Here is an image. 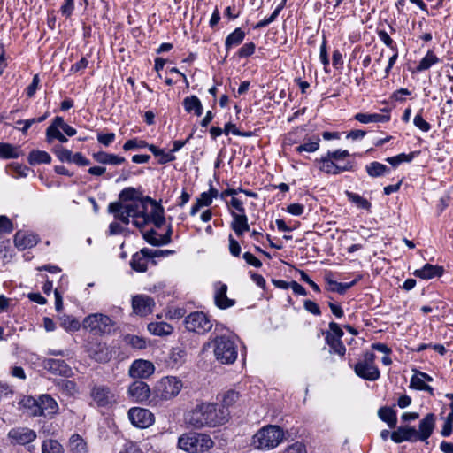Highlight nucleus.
Returning a JSON list of instances; mask_svg holds the SVG:
<instances>
[{"label":"nucleus","instance_id":"nucleus-31","mask_svg":"<svg viewBox=\"0 0 453 453\" xmlns=\"http://www.w3.org/2000/svg\"><path fill=\"white\" fill-rule=\"evenodd\" d=\"M69 450L71 453H88L86 441L79 435L73 434L69 440Z\"/></svg>","mask_w":453,"mask_h":453},{"label":"nucleus","instance_id":"nucleus-25","mask_svg":"<svg viewBox=\"0 0 453 453\" xmlns=\"http://www.w3.org/2000/svg\"><path fill=\"white\" fill-rule=\"evenodd\" d=\"M233 221L231 223V228L238 236H242L244 232L250 230L248 224V218L245 213L238 214L234 211H231Z\"/></svg>","mask_w":453,"mask_h":453},{"label":"nucleus","instance_id":"nucleus-55","mask_svg":"<svg viewBox=\"0 0 453 453\" xmlns=\"http://www.w3.org/2000/svg\"><path fill=\"white\" fill-rule=\"evenodd\" d=\"M326 156L333 159L334 162L340 163L346 157H349V152L347 150H337L334 151H328Z\"/></svg>","mask_w":453,"mask_h":453},{"label":"nucleus","instance_id":"nucleus-43","mask_svg":"<svg viewBox=\"0 0 453 453\" xmlns=\"http://www.w3.org/2000/svg\"><path fill=\"white\" fill-rule=\"evenodd\" d=\"M357 280H358V279H356L349 283H339L333 280H327L328 289L332 292L344 294L348 289H349L352 286H354Z\"/></svg>","mask_w":453,"mask_h":453},{"label":"nucleus","instance_id":"nucleus-6","mask_svg":"<svg viewBox=\"0 0 453 453\" xmlns=\"http://www.w3.org/2000/svg\"><path fill=\"white\" fill-rule=\"evenodd\" d=\"M284 437L285 433L280 426L268 425L260 428L254 434L252 444L256 449L269 450L279 446Z\"/></svg>","mask_w":453,"mask_h":453},{"label":"nucleus","instance_id":"nucleus-54","mask_svg":"<svg viewBox=\"0 0 453 453\" xmlns=\"http://www.w3.org/2000/svg\"><path fill=\"white\" fill-rule=\"evenodd\" d=\"M136 190L134 188H127L123 189L119 194V203H126L136 200L137 198H134Z\"/></svg>","mask_w":453,"mask_h":453},{"label":"nucleus","instance_id":"nucleus-60","mask_svg":"<svg viewBox=\"0 0 453 453\" xmlns=\"http://www.w3.org/2000/svg\"><path fill=\"white\" fill-rule=\"evenodd\" d=\"M12 230V221L6 216H0V234L11 233Z\"/></svg>","mask_w":453,"mask_h":453},{"label":"nucleus","instance_id":"nucleus-2","mask_svg":"<svg viewBox=\"0 0 453 453\" xmlns=\"http://www.w3.org/2000/svg\"><path fill=\"white\" fill-rule=\"evenodd\" d=\"M206 346L212 349L216 360L221 364L230 365L237 358V337L230 333L211 337Z\"/></svg>","mask_w":453,"mask_h":453},{"label":"nucleus","instance_id":"nucleus-39","mask_svg":"<svg viewBox=\"0 0 453 453\" xmlns=\"http://www.w3.org/2000/svg\"><path fill=\"white\" fill-rule=\"evenodd\" d=\"M150 203L152 206L151 211L148 213L150 221H152L157 227H160L165 223L164 211L153 202Z\"/></svg>","mask_w":453,"mask_h":453},{"label":"nucleus","instance_id":"nucleus-21","mask_svg":"<svg viewBox=\"0 0 453 453\" xmlns=\"http://www.w3.org/2000/svg\"><path fill=\"white\" fill-rule=\"evenodd\" d=\"M37 242V236L32 233L18 231L14 235V244L20 250L35 246Z\"/></svg>","mask_w":453,"mask_h":453},{"label":"nucleus","instance_id":"nucleus-22","mask_svg":"<svg viewBox=\"0 0 453 453\" xmlns=\"http://www.w3.org/2000/svg\"><path fill=\"white\" fill-rule=\"evenodd\" d=\"M434 426L435 416L433 413H428L419 422L418 438L422 441H426L431 436Z\"/></svg>","mask_w":453,"mask_h":453},{"label":"nucleus","instance_id":"nucleus-38","mask_svg":"<svg viewBox=\"0 0 453 453\" xmlns=\"http://www.w3.org/2000/svg\"><path fill=\"white\" fill-rule=\"evenodd\" d=\"M60 326L67 332H76L80 329L81 323L72 316L63 315L60 317Z\"/></svg>","mask_w":453,"mask_h":453},{"label":"nucleus","instance_id":"nucleus-59","mask_svg":"<svg viewBox=\"0 0 453 453\" xmlns=\"http://www.w3.org/2000/svg\"><path fill=\"white\" fill-rule=\"evenodd\" d=\"M283 453H307V450L303 443L297 441L288 446Z\"/></svg>","mask_w":453,"mask_h":453},{"label":"nucleus","instance_id":"nucleus-27","mask_svg":"<svg viewBox=\"0 0 453 453\" xmlns=\"http://www.w3.org/2000/svg\"><path fill=\"white\" fill-rule=\"evenodd\" d=\"M354 119L360 123L368 124V123H384L388 122L390 119L388 115H381L379 113H357L354 116Z\"/></svg>","mask_w":453,"mask_h":453},{"label":"nucleus","instance_id":"nucleus-1","mask_svg":"<svg viewBox=\"0 0 453 453\" xmlns=\"http://www.w3.org/2000/svg\"><path fill=\"white\" fill-rule=\"evenodd\" d=\"M229 411L217 403L203 402L197 403L184 416L185 423L195 429L216 427L228 421Z\"/></svg>","mask_w":453,"mask_h":453},{"label":"nucleus","instance_id":"nucleus-62","mask_svg":"<svg viewBox=\"0 0 453 453\" xmlns=\"http://www.w3.org/2000/svg\"><path fill=\"white\" fill-rule=\"evenodd\" d=\"M228 241H229L230 254L234 257H239L241 254V246H240L239 242L235 239H234L232 234L229 235Z\"/></svg>","mask_w":453,"mask_h":453},{"label":"nucleus","instance_id":"nucleus-32","mask_svg":"<svg viewBox=\"0 0 453 453\" xmlns=\"http://www.w3.org/2000/svg\"><path fill=\"white\" fill-rule=\"evenodd\" d=\"M325 334L326 343L329 345L331 351L340 356H343L346 352V348L341 340L342 338H334V336L332 335V333H326Z\"/></svg>","mask_w":453,"mask_h":453},{"label":"nucleus","instance_id":"nucleus-45","mask_svg":"<svg viewBox=\"0 0 453 453\" xmlns=\"http://www.w3.org/2000/svg\"><path fill=\"white\" fill-rule=\"evenodd\" d=\"M439 58L434 54L433 51L429 50L426 55L420 60L417 70L421 72L429 69L433 65L436 64Z\"/></svg>","mask_w":453,"mask_h":453},{"label":"nucleus","instance_id":"nucleus-63","mask_svg":"<svg viewBox=\"0 0 453 453\" xmlns=\"http://www.w3.org/2000/svg\"><path fill=\"white\" fill-rule=\"evenodd\" d=\"M119 453H143L140 447L134 442H127Z\"/></svg>","mask_w":453,"mask_h":453},{"label":"nucleus","instance_id":"nucleus-52","mask_svg":"<svg viewBox=\"0 0 453 453\" xmlns=\"http://www.w3.org/2000/svg\"><path fill=\"white\" fill-rule=\"evenodd\" d=\"M54 139L58 140L60 142H66L67 138L60 132V130L53 127H47L46 129V140L48 142H51Z\"/></svg>","mask_w":453,"mask_h":453},{"label":"nucleus","instance_id":"nucleus-57","mask_svg":"<svg viewBox=\"0 0 453 453\" xmlns=\"http://www.w3.org/2000/svg\"><path fill=\"white\" fill-rule=\"evenodd\" d=\"M97 349L98 351H93L92 349H90V357L100 362L106 361L108 359V353L105 348L99 344L97 345Z\"/></svg>","mask_w":453,"mask_h":453},{"label":"nucleus","instance_id":"nucleus-20","mask_svg":"<svg viewBox=\"0 0 453 453\" xmlns=\"http://www.w3.org/2000/svg\"><path fill=\"white\" fill-rule=\"evenodd\" d=\"M8 438L12 443L25 445L35 441V433L28 428L18 427L12 428L8 433Z\"/></svg>","mask_w":453,"mask_h":453},{"label":"nucleus","instance_id":"nucleus-37","mask_svg":"<svg viewBox=\"0 0 453 453\" xmlns=\"http://www.w3.org/2000/svg\"><path fill=\"white\" fill-rule=\"evenodd\" d=\"M51 161L50 154L43 150H33L28 156L30 165L49 164Z\"/></svg>","mask_w":453,"mask_h":453},{"label":"nucleus","instance_id":"nucleus-33","mask_svg":"<svg viewBox=\"0 0 453 453\" xmlns=\"http://www.w3.org/2000/svg\"><path fill=\"white\" fill-rule=\"evenodd\" d=\"M21 155V150L19 147L13 146L11 143H0V157L4 159L18 158Z\"/></svg>","mask_w":453,"mask_h":453},{"label":"nucleus","instance_id":"nucleus-64","mask_svg":"<svg viewBox=\"0 0 453 453\" xmlns=\"http://www.w3.org/2000/svg\"><path fill=\"white\" fill-rule=\"evenodd\" d=\"M286 211L294 216H300L304 211V206L301 203H291L289 204Z\"/></svg>","mask_w":453,"mask_h":453},{"label":"nucleus","instance_id":"nucleus-17","mask_svg":"<svg viewBox=\"0 0 453 453\" xmlns=\"http://www.w3.org/2000/svg\"><path fill=\"white\" fill-rule=\"evenodd\" d=\"M214 288V303L216 306L221 310L230 308L235 304L234 299L228 298L226 296L227 286L220 281L213 285Z\"/></svg>","mask_w":453,"mask_h":453},{"label":"nucleus","instance_id":"nucleus-18","mask_svg":"<svg viewBox=\"0 0 453 453\" xmlns=\"http://www.w3.org/2000/svg\"><path fill=\"white\" fill-rule=\"evenodd\" d=\"M155 371L154 365L148 360L138 359L133 362L129 368V375L133 378L146 379Z\"/></svg>","mask_w":453,"mask_h":453},{"label":"nucleus","instance_id":"nucleus-61","mask_svg":"<svg viewBox=\"0 0 453 453\" xmlns=\"http://www.w3.org/2000/svg\"><path fill=\"white\" fill-rule=\"evenodd\" d=\"M256 46L253 42L245 43L238 51L240 58H247L251 56L255 51Z\"/></svg>","mask_w":453,"mask_h":453},{"label":"nucleus","instance_id":"nucleus-28","mask_svg":"<svg viewBox=\"0 0 453 453\" xmlns=\"http://www.w3.org/2000/svg\"><path fill=\"white\" fill-rule=\"evenodd\" d=\"M183 106L187 112L194 111L196 116H201L203 113V105L196 96H190L184 98Z\"/></svg>","mask_w":453,"mask_h":453},{"label":"nucleus","instance_id":"nucleus-23","mask_svg":"<svg viewBox=\"0 0 453 453\" xmlns=\"http://www.w3.org/2000/svg\"><path fill=\"white\" fill-rule=\"evenodd\" d=\"M433 378L428 374L414 370V374L411 378L410 387L417 390H423L433 394V388L426 383V381H432Z\"/></svg>","mask_w":453,"mask_h":453},{"label":"nucleus","instance_id":"nucleus-13","mask_svg":"<svg viewBox=\"0 0 453 453\" xmlns=\"http://www.w3.org/2000/svg\"><path fill=\"white\" fill-rule=\"evenodd\" d=\"M128 396L134 402L143 403L148 402L150 405V399L152 396V389L149 385L142 380L133 382L127 389Z\"/></svg>","mask_w":453,"mask_h":453},{"label":"nucleus","instance_id":"nucleus-11","mask_svg":"<svg viewBox=\"0 0 453 453\" xmlns=\"http://www.w3.org/2000/svg\"><path fill=\"white\" fill-rule=\"evenodd\" d=\"M90 397L97 407H107L115 402V395L105 385H94L90 390Z\"/></svg>","mask_w":453,"mask_h":453},{"label":"nucleus","instance_id":"nucleus-44","mask_svg":"<svg viewBox=\"0 0 453 453\" xmlns=\"http://www.w3.org/2000/svg\"><path fill=\"white\" fill-rule=\"evenodd\" d=\"M148 149L154 154V156L159 157L158 161L160 164H165L175 160V156L172 152H165L153 144L148 146Z\"/></svg>","mask_w":453,"mask_h":453},{"label":"nucleus","instance_id":"nucleus-41","mask_svg":"<svg viewBox=\"0 0 453 453\" xmlns=\"http://www.w3.org/2000/svg\"><path fill=\"white\" fill-rule=\"evenodd\" d=\"M156 234H157L155 231H149L143 234V238L146 240V242L155 246L167 244L171 241L170 234L162 236L160 239H157Z\"/></svg>","mask_w":453,"mask_h":453},{"label":"nucleus","instance_id":"nucleus-34","mask_svg":"<svg viewBox=\"0 0 453 453\" xmlns=\"http://www.w3.org/2000/svg\"><path fill=\"white\" fill-rule=\"evenodd\" d=\"M365 169H366L368 175L372 178L383 176V175L388 173L390 171L387 165H385L381 163L376 162V161L372 162L369 165H367L365 166Z\"/></svg>","mask_w":453,"mask_h":453},{"label":"nucleus","instance_id":"nucleus-14","mask_svg":"<svg viewBox=\"0 0 453 453\" xmlns=\"http://www.w3.org/2000/svg\"><path fill=\"white\" fill-rule=\"evenodd\" d=\"M319 163V170L327 174H340L343 172L352 171L353 165L350 161L336 163L326 155L317 160Z\"/></svg>","mask_w":453,"mask_h":453},{"label":"nucleus","instance_id":"nucleus-16","mask_svg":"<svg viewBox=\"0 0 453 453\" xmlns=\"http://www.w3.org/2000/svg\"><path fill=\"white\" fill-rule=\"evenodd\" d=\"M132 307L135 314L147 316L153 311L154 299L147 295H137L132 298Z\"/></svg>","mask_w":453,"mask_h":453},{"label":"nucleus","instance_id":"nucleus-7","mask_svg":"<svg viewBox=\"0 0 453 453\" xmlns=\"http://www.w3.org/2000/svg\"><path fill=\"white\" fill-rule=\"evenodd\" d=\"M375 357L374 353L365 352L363 357L355 365L356 374L367 380H377L380 372L374 363Z\"/></svg>","mask_w":453,"mask_h":453},{"label":"nucleus","instance_id":"nucleus-12","mask_svg":"<svg viewBox=\"0 0 453 453\" xmlns=\"http://www.w3.org/2000/svg\"><path fill=\"white\" fill-rule=\"evenodd\" d=\"M27 402H32L36 406V410L34 411L35 415L52 416L58 411L57 402L50 395H41L38 401L28 398Z\"/></svg>","mask_w":453,"mask_h":453},{"label":"nucleus","instance_id":"nucleus-36","mask_svg":"<svg viewBox=\"0 0 453 453\" xmlns=\"http://www.w3.org/2000/svg\"><path fill=\"white\" fill-rule=\"evenodd\" d=\"M245 37V32L241 28H235L234 32L227 35L225 41V46L226 50L232 47L237 46L242 43Z\"/></svg>","mask_w":453,"mask_h":453},{"label":"nucleus","instance_id":"nucleus-46","mask_svg":"<svg viewBox=\"0 0 453 453\" xmlns=\"http://www.w3.org/2000/svg\"><path fill=\"white\" fill-rule=\"evenodd\" d=\"M346 196L348 199L355 203L358 208L369 210L371 208V203L364 198L363 196H359L358 194L346 191Z\"/></svg>","mask_w":453,"mask_h":453},{"label":"nucleus","instance_id":"nucleus-50","mask_svg":"<svg viewBox=\"0 0 453 453\" xmlns=\"http://www.w3.org/2000/svg\"><path fill=\"white\" fill-rule=\"evenodd\" d=\"M125 340L127 344L137 349H145L147 346L145 339L137 335H127Z\"/></svg>","mask_w":453,"mask_h":453},{"label":"nucleus","instance_id":"nucleus-15","mask_svg":"<svg viewBox=\"0 0 453 453\" xmlns=\"http://www.w3.org/2000/svg\"><path fill=\"white\" fill-rule=\"evenodd\" d=\"M157 256L156 250L143 248L139 252L133 255L130 266L136 272L144 273L148 268L149 259Z\"/></svg>","mask_w":453,"mask_h":453},{"label":"nucleus","instance_id":"nucleus-19","mask_svg":"<svg viewBox=\"0 0 453 453\" xmlns=\"http://www.w3.org/2000/svg\"><path fill=\"white\" fill-rule=\"evenodd\" d=\"M42 366L55 375L69 377L73 372L71 367L61 359L47 358L42 361Z\"/></svg>","mask_w":453,"mask_h":453},{"label":"nucleus","instance_id":"nucleus-10","mask_svg":"<svg viewBox=\"0 0 453 453\" xmlns=\"http://www.w3.org/2000/svg\"><path fill=\"white\" fill-rule=\"evenodd\" d=\"M128 418L136 427L147 428L155 422L154 414L148 409L134 407L128 411Z\"/></svg>","mask_w":453,"mask_h":453},{"label":"nucleus","instance_id":"nucleus-30","mask_svg":"<svg viewBox=\"0 0 453 453\" xmlns=\"http://www.w3.org/2000/svg\"><path fill=\"white\" fill-rule=\"evenodd\" d=\"M148 330L154 335H169L173 332L171 325L165 322H151L148 325Z\"/></svg>","mask_w":453,"mask_h":453},{"label":"nucleus","instance_id":"nucleus-48","mask_svg":"<svg viewBox=\"0 0 453 453\" xmlns=\"http://www.w3.org/2000/svg\"><path fill=\"white\" fill-rule=\"evenodd\" d=\"M185 356L186 351L180 347H176L172 349L169 358L173 365H180L183 363Z\"/></svg>","mask_w":453,"mask_h":453},{"label":"nucleus","instance_id":"nucleus-53","mask_svg":"<svg viewBox=\"0 0 453 453\" xmlns=\"http://www.w3.org/2000/svg\"><path fill=\"white\" fill-rule=\"evenodd\" d=\"M54 152L61 162H71V157L73 154L71 150L62 146H58L54 149Z\"/></svg>","mask_w":453,"mask_h":453},{"label":"nucleus","instance_id":"nucleus-49","mask_svg":"<svg viewBox=\"0 0 453 453\" xmlns=\"http://www.w3.org/2000/svg\"><path fill=\"white\" fill-rule=\"evenodd\" d=\"M62 392L68 395H74L78 393V387L74 381L63 380L58 383Z\"/></svg>","mask_w":453,"mask_h":453},{"label":"nucleus","instance_id":"nucleus-58","mask_svg":"<svg viewBox=\"0 0 453 453\" xmlns=\"http://www.w3.org/2000/svg\"><path fill=\"white\" fill-rule=\"evenodd\" d=\"M413 124L423 132H428L431 128L430 124L426 121L420 114H417L414 117Z\"/></svg>","mask_w":453,"mask_h":453},{"label":"nucleus","instance_id":"nucleus-42","mask_svg":"<svg viewBox=\"0 0 453 453\" xmlns=\"http://www.w3.org/2000/svg\"><path fill=\"white\" fill-rule=\"evenodd\" d=\"M42 453H64V448L57 440L49 439L42 442Z\"/></svg>","mask_w":453,"mask_h":453},{"label":"nucleus","instance_id":"nucleus-29","mask_svg":"<svg viewBox=\"0 0 453 453\" xmlns=\"http://www.w3.org/2000/svg\"><path fill=\"white\" fill-rule=\"evenodd\" d=\"M93 157L96 162L100 164L120 165L125 162L124 157H119L114 154H109L104 151L95 153L93 155Z\"/></svg>","mask_w":453,"mask_h":453},{"label":"nucleus","instance_id":"nucleus-56","mask_svg":"<svg viewBox=\"0 0 453 453\" xmlns=\"http://www.w3.org/2000/svg\"><path fill=\"white\" fill-rule=\"evenodd\" d=\"M150 146L145 141L138 140V139H131L125 142L123 145V149L125 150H130L133 149H142V148H148Z\"/></svg>","mask_w":453,"mask_h":453},{"label":"nucleus","instance_id":"nucleus-8","mask_svg":"<svg viewBox=\"0 0 453 453\" xmlns=\"http://www.w3.org/2000/svg\"><path fill=\"white\" fill-rule=\"evenodd\" d=\"M114 322L107 315L94 313L87 316L82 322V326L96 334H110Z\"/></svg>","mask_w":453,"mask_h":453},{"label":"nucleus","instance_id":"nucleus-3","mask_svg":"<svg viewBox=\"0 0 453 453\" xmlns=\"http://www.w3.org/2000/svg\"><path fill=\"white\" fill-rule=\"evenodd\" d=\"M183 388L181 380L175 376H165L158 380L152 388L150 406L159 407L176 397Z\"/></svg>","mask_w":453,"mask_h":453},{"label":"nucleus","instance_id":"nucleus-26","mask_svg":"<svg viewBox=\"0 0 453 453\" xmlns=\"http://www.w3.org/2000/svg\"><path fill=\"white\" fill-rule=\"evenodd\" d=\"M442 273V267L426 264L421 269L416 270L414 275L421 279L428 280L435 276H441Z\"/></svg>","mask_w":453,"mask_h":453},{"label":"nucleus","instance_id":"nucleus-9","mask_svg":"<svg viewBox=\"0 0 453 453\" xmlns=\"http://www.w3.org/2000/svg\"><path fill=\"white\" fill-rule=\"evenodd\" d=\"M185 326L188 331L203 334L212 328V322L203 311H194L185 318Z\"/></svg>","mask_w":453,"mask_h":453},{"label":"nucleus","instance_id":"nucleus-40","mask_svg":"<svg viewBox=\"0 0 453 453\" xmlns=\"http://www.w3.org/2000/svg\"><path fill=\"white\" fill-rule=\"evenodd\" d=\"M240 399L239 392L230 389L222 395V407L224 410L234 405Z\"/></svg>","mask_w":453,"mask_h":453},{"label":"nucleus","instance_id":"nucleus-51","mask_svg":"<svg viewBox=\"0 0 453 453\" xmlns=\"http://www.w3.org/2000/svg\"><path fill=\"white\" fill-rule=\"evenodd\" d=\"M319 138L317 137L314 141L312 142H304L299 146H297L296 148V150L299 153H302V152H315L319 150Z\"/></svg>","mask_w":453,"mask_h":453},{"label":"nucleus","instance_id":"nucleus-35","mask_svg":"<svg viewBox=\"0 0 453 453\" xmlns=\"http://www.w3.org/2000/svg\"><path fill=\"white\" fill-rule=\"evenodd\" d=\"M378 415L381 420L386 422L390 428H394L397 423L396 413L388 407H382L379 410Z\"/></svg>","mask_w":453,"mask_h":453},{"label":"nucleus","instance_id":"nucleus-47","mask_svg":"<svg viewBox=\"0 0 453 453\" xmlns=\"http://www.w3.org/2000/svg\"><path fill=\"white\" fill-rule=\"evenodd\" d=\"M46 118H47V115L45 114L39 118H32L29 119H26V120H18L16 122L17 126L15 127V128H18L23 134H27V130L31 127L32 125H34L35 123L42 122Z\"/></svg>","mask_w":453,"mask_h":453},{"label":"nucleus","instance_id":"nucleus-4","mask_svg":"<svg viewBox=\"0 0 453 453\" xmlns=\"http://www.w3.org/2000/svg\"><path fill=\"white\" fill-rule=\"evenodd\" d=\"M149 203H152L150 198H137L126 203H111L108 206V211L114 215L116 219L120 220L124 224H128L130 217H141V215L147 211Z\"/></svg>","mask_w":453,"mask_h":453},{"label":"nucleus","instance_id":"nucleus-5","mask_svg":"<svg viewBox=\"0 0 453 453\" xmlns=\"http://www.w3.org/2000/svg\"><path fill=\"white\" fill-rule=\"evenodd\" d=\"M177 446L187 453H204L214 446L210 435L197 432H188L178 438Z\"/></svg>","mask_w":453,"mask_h":453},{"label":"nucleus","instance_id":"nucleus-24","mask_svg":"<svg viewBox=\"0 0 453 453\" xmlns=\"http://www.w3.org/2000/svg\"><path fill=\"white\" fill-rule=\"evenodd\" d=\"M418 438V431L413 427L401 426L391 434V439L395 443L413 441Z\"/></svg>","mask_w":453,"mask_h":453}]
</instances>
